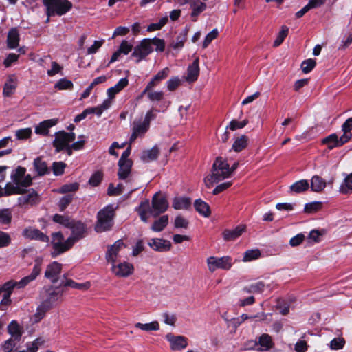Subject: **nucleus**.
I'll use <instances>...</instances> for the list:
<instances>
[{
  "instance_id": "26",
  "label": "nucleus",
  "mask_w": 352,
  "mask_h": 352,
  "mask_svg": "<svg viewBox=\"0 0 352 352\" xmlns=\"http://www.w3.org/2000/svg\"><path fill=\"white\" fill-rule=\"evenodd\" d=\"M190 205V199L186 197H175L172 202V206L175 210H188Z\"/></svg>"
},
{
  "instance_id": "12",
  "label": "nucleus",
  "mask_w": 352,
  "mask_h": 352,
  "mask_svg": "<svg viewBox=\"0 0 352 352\" xmlns=\"http://www.w3.org/2000/svg\"><path fill=\"white\" fill-rule=\"evenodd\" d=\"M26 169L21 166L17 168L12 173L11 179L16 185H20L23 188H26L32 184L30 175H25Z\"/></svg>"
},
{
  "instance_id": "56",
  "label": "nucleus",
  "mask_w": 352,
  "mask_h": 352,
  "mask_svg": "<svg viewBox=\"0 0 352 352\" xmlns=\"http://www.w3.org/2000/svg\"><path fill=\"white\" fill-rule=\"evenodd\" d=\"M219 34V31L217 28L213 29L205 37L203 43V48H206L209 44L215 39Z\"/></svg>"
},
{
  "instance_id": "43",
  "label": "nucleus",
  "mask_w": 352,
  "mask_h": 352,
  "mask_svg": "<svg viewBox=\"0 0 352 352\" xmlns=\"http://www.w3.org/2000/svg\"><path fill=\"white\" fill-rule=\"evenodd\" d=\"M51 308L41 302V305L37 307L36 312L34 315L35 322H39L45 316V313Z\"/></svg>"
},
{
  "instance_id": "2",
  "label": "nucleus",
  "mask_w": 352,
  "mask_h": 352,
  "mask_svg": "<svg viewBox=\"0 0 352 352\" xmlns=\"http://www.w3.org/2000/svg\"><path fill=\"white\" fill-rule=\"evenodd\" d=\"M231 176L230 166L227 160L222 157H218L212 165V174L204 179V182L208 188L213 182H218Z\"/></svg>"
},
{
  "instance_id": "15",
  "label": "nucleus",
  "mask_w": 352,
  "mask_h": 352,
  "mask_svg": "<svg viewBox=\"0 0 352 352\" xmlns=\"http://www.w3.org/2000/svg\"><path fill=\"white\" fill-rule=\"evenodd\" d=\"M22 236L29 240H37L45 243L50 241V238L46 234L32 227L25 228L22 232Z\"/></svg>"
},
{
  "instance_id": "29",
  "label": "nucleus",
  "mask_w": 352,
  "mask_h": 352,
  "mask_svg": "<svg viewBox=\"0 0 352 352\" xmlns=\"http://www.w3.org/2000/svg\"><path fill=\"white\" fill-rule=\"evenodd\" d=\"M168 340L170 342L173 350H181L186 348L188 345L186 338L182 336H171L170 338H168Z\"/></svg>"
},
{
  "instance_id": "40",
  "label": "nucleus",
  "mask_w": 352,
  "mask_h": 352,
  "mask_svg": "<svg viewBox=\"0 0 352 352\" xmlns=\"http://www.w3.org/2000/svg\"><path fill=\"white\" fill-rule=\"evenodd\" d=\"M3 192H6V194L8 193V196H10L16 194H23L24 190L20 185H16L14 183L12 184L9 182L6 184L5 188H3Z\"/></svg>"
},
{
  "instance_id": "62",
  "label": "nucleus",
  "mask_w": 352,
  "mask_h": 352,
  "mask_svg": "<svg viewBox=\"0 0 352 352\" xmlns=\"http://www.w3.org/2000/svg\"><path fill=\"white\" fill-rule=\"evenodd\" d=\"M44 341L41 338L36 339L34 342L27 344V352H36L38 346L43 344Z\"/></svg>"
},
{
  "instance_id": "9",
  "label": "nucleus",
  "mask_w": 352,
  "mask_h": 352,
  "mask_svg": "<svg viewBox=\"0 0 352 352\" xmlns=\"http://www.w3.org/2000/svg\"><path fill=\"white\" fill-rule=\"evenodd\" d=\"M232 258L229 256L222 257L210 256L207 258L208 270L211 272H214L217 269L228 270L232 267Z\"/></svg>"
},
{
  "instance_id": "57",
  "label": "nucleus",
  "mask_w": 352,
  "mask_h": 352,
  "mask_svg": "<svg viewBox=\"0 0 352 352\" xmlns=\"http://www.w3.org/2000/svg\"><path fill=\"white\" fill-rule=\"evenodd\" d=\"M11 241L12 239L10 235L6 232L0 230V248L9 246Z\"/></svg>"
},
{
  "instance_id": "4",
  "label": "nucleus",
  "mask_w": 352,
  "mask_h": 352,
  "mask_svg": "<svg viewBox=\"0 0 352 352\" xmlns=\"http://www.w3.org/2000/svg\"><path fill=\"white\" fill-rule=\"evenodd\" d=\"M46 8L47 21L52 16H62L69 12L72 8V3L68 0H43Z\"/></svg>"
},
{
  "instance_id": "11",
  "label": "nucleus",
  "mask_w": 352,
  "mask_h": 352,
  "mask_svg": "<svg viewBox=\"0 0 352 352\" xmlns=\"http://www.w3.org/2000/svg\"><path fill=\"white\" fill-rule=\"evenodd\" d=\"M153 52V47L150 45V38H144L135 47H133V58L135 61L139 63L144 59Z\"/></svg>"
},
{
  "instance_id": "48",
  "label": "nucleus",
  "mask_w": 352,
  "mask_h": 352,
  "mask_svg": "<svg viewBox=\"0 0 352 352\" xmlns=\"http://www.w3.org/2000/svg\"><path fill=\"white\" fill-rule=\"evenodd\" d=\"M73 82L67 78L60 79L54 85V87L58 90H70L73 88Z\"/></svg>"
},
{
  "instance_id": "39",
  "label": "nucleus",
  "mask_w": 352,
  "mask_h": 352,
  "mask_svg": "<svg viewBox=\"0 0 352 352\" xmlns=\"http://www.w3.org/2000/svg\"><path fill=\"white\" fill-rule=\"evenodd\" d=\"M248 140V137L244 135L236 138L232 144V149L235 152L241 151L247 146Z\"/></svg>"
},
{
  "instance_id": "35",
  "label": "nucleus",
  "mask_w": 352,
  "mask_h": 352,
  "mask_svg": "<svg viewBox=\"0 0 352 352\" xmlns=\"http://www.w3.org/2000/svg\"><path fill=\"white\" fill-rule=\"evenodd\" d=\"M38 197L37 193L32 190L29 192L28 194L23 195L18 198V203L21 206L25 204L33 205L36 203Z\"/></svg>"
},
{
  "instance_id": "38",
  "label": "nucleus",
  "mask_w": 352,
  "mask_h": 352,
  "mask_svg": "<svg viewBox=\"0 0 352 352\" xmlns=\"http://www.w3.org/2000/svg\"><path fill=\"white\" fill-rule=\"evenodd\" d=\"M34 167L39 175L49 173L47 164L41 157H37L34 161Z\"/></svg>"
},
{
  "instance_id": "25",
  "label": "nucleus",
  "mask_w": 352,
  "mask_h": 352,
  "mask_svg": "<svg viewBox=\"0 0 352 352\" xmlns=\"http://www.w3.org/2000/svg\"><path fill=\"white\" fill-rule=\"evenodd\" d=\"M259 344L260 348L258 349V351H267L273 346V342L272 337L267 333H263L258 338V340H256L254 343V346Z\"/></svg>"
},
{
  "instance_id": "32",
  "label": "nucleus",
  "mask_w": 352,
  "mask_h": 352,
  "mask_svg": "<svg viewBox=\"0 0 352 352\" xmlns=\"http://www.w3.org/2000/svg\"><path fill=\"white\" fill-rule=\"evenodd\" d=\"M16 88V78L14 76H9L7 82L3 87V94L6 97L10 96L14 94Z\"/></svg>"
},
{
  "instance_id": "20",
  "label": "nucleus",
  "mask_w": 352,
  "mask_h": 352,
  "mask_svg": "<svg viewBox=\"0 0 352 352\" xmlns=\"http://www.w3.org/2000/svg\"><path fill=\"white\" fill-rule=\"evenodd\" d=\"M58 122V118L44 120L35 127V133L38 135H47L49 133V129L55 126Z\"/></svg>"
},
{
  "instance_id": "36",
  "label": "nucleus",
  "mask_w": 352,
  "mask_h": 352,
  "mask_svg": "<svg viewBox=\"0 0 352 352\" xmlns=\"http://www.w3.org/2000/svg\"><path fill=\"white\" fill-rule=\"evenodd\" d=\"M168 220L169 218L168 215H163L153 222L151 229L153 232H162L167 226Z\"/></svg>"
},
{
  "instance_id": "37",
  "label": "nucleus",
  "mask_w": 352,
  "mask_h": 352,
  "mask_svg": "<svg viewBox=\"0 0 352 352\" xmlns=\"http://www.w3.org/2000/svg\"><path fill=\"white\" fill-rule=\"evenodd\" d=\"M309 188V183L307 179H301L296 182L290 186V190L294 193H302Z\"/></svg>"
},
{
  "instance_id": "45",
  "label": "nucleus",
  "mask_w": 352,
  "mask_h": 352,
  "mask_svg": "<svg viewBox=\"0 0 352 352\" xmlns=\"http://www.w3.org/2000/svg\"><path fill=\"white\" fill-rule=\"evenodd\" d=\"M289 28L285 25L282 26L281 30L278 32L276 39L274 41L273 46L276 47L280 45L287 36Z\"/></svg>"
},
{
  "instance_id": "19",
  "label": "nucleus",
  "mask_w": 352,
  "mask_h": 352,
  "mask_svg": "<svg viewBox=\"0 0 352 352\" xmlns=\"http://www.w3.org/2000/svg\"><path fill=\"white\" fill-rule=\"evenodd\" d=\"M41 270V263L39 262L36 263L32 273L30 275L23 277L21 280L17 282V288H23L30 283L34 280L40 274Z\"/></svg>"
},
{
  "instance_id": "49",
  "label": "nucleus",
  "mask_w": 352,
  "mask_h": 352,
  "mask_svg": "<svg viewBox=\"0 0 352 352\" xmlns=\"http://www.w3.org/2000/svg\"><path fill=\"white\" fill-rule=\"evenodd\" d=\"M148 100L153 103L162 100L164 98V92L162 91H148L146 92Z\"/></svg>"
},
{
  "instance_id": "55",
  "label": "nucleus",
  "mask_w": 352,
  "mask_h": 352,
  "mask_svg": "<svg viewBox=\"0 0 352 352\" xmlns=\"http://www.w3.org/2000/svg\"><path fill=\"white\" fill-rule=\"evenodd\" d=\"M315 66L316 61L312 58L307 59L301 63V69L305 74L309 73Z\"/></svg>"
},
{
  "instance_id": "61",
  "label": "nucleus",
  "mask_w": 352,
  "mask_h": 352,
  "mask_svg": "<svg viewBox=\"0 0 352 352\" xmlns=\"http://www.w3.org/2000/svg\"><path fill=\"white\" fill-rule=\"evenodd\" d=\"M19 340H15V338H10L7 340L4 344L2 345L3 350L4 352H10L16 345L17 342H19Z\"/></svg>"
},
{
  "instance_id": "41",
  "label": "nucleus",
  "mask_w": 352,
  "mask_h": 352,
  "mask_svg": "<svg viewBox=\"0 0 352 352\" xmlns=\"http://www.w3.org/2000/svg\"><path fill=\"white\" fill-rule=\"evenodd\" d=\"M135 327L144 331H158L160 329V324L157 321L145 324L138 322L135 324Z\"/></svg>"
},
{
  "instance_id": "18",
  "label": "nucleus",
  "mask_w": 352,
  "mask_h": 352,
  "mask_svg": "<svg viewBox=\"0 0 352 352\" xmlns=\"http://www.w3.org/2000/svg\"><path fill=\"white\" fill-rule=\"evenodd\" d=\"M148 245L155 251L166 252L170 250L171 243L166 239L154 238L151 239L148 243Z\"/></svg>"
},
{
  "instance_id": "63",
  "label": "nucleus",
  "mask_w": 352,
  "mask_h": 352,
  "mask_svg": "<svg viewBox=\"0 0 352 352\" xmlns=\"http://www.w3.org/2000/svg\"><path fill=\"white\" fill-rule=\"evenodd\" d=\"M15 135L18 140H26L31 136L32 129L30 128L21 129L17 130Z\"/></svg>"
},
{
  "instance_id": "44",
  "label": "nucleus",
  "mask_w": 352,
  "mask_h": 352,
  "mask_svg": "<svg viewBox=\"0 0 352 352\" xmlns=\"http://www.w3.org/2000/svg\"><path fill=\"white\" fill-rule=\"evenodd\" d=\"M261 252L258 249L248 250L243 254V261L249 262L258 258Z\"/></svg>"
},
{
  "instance_id": "6",
  "label": "nucleus",
  "mask_w": 352,
  "mask_h": 352,
  "mask_svg": "<svg viewBox=\"0 0 352 352\" xmlns=\"http://www.w3.org/2000/svg\"><path fill=\"white\" fill-rule=\"evenodd\" d=\"M52 245L53 251L51 252V256L53 258H56L72 247L71 242H69V239L64 241L63 235L60 232L52 233Z\"/></svg>"
},
{
  "instance_id": "64",
  "label": "nucleus",
  "mask_w": 352,
  "mask_h": 352,
  "mask_svg": "<svg viewBox=\"0 0 352 352\" xmlns=\"http://www.w3.org/2000/svg\"><path fill=\"white\" fill-rule=\"evenodd\" d=\"M305 236L303 233H299L296 236L291 238L289 240V245L292 247H297L300 245L305 239Z\"/></svg>"
},
{
  "instance_id": "22",
  "label": "nucleus",
  "mask_w": 352,
  "mask_h": 352,
  "mask_svg": "<svg viewBox=\"0 0 352 352\" xmlns=\"http://www.w3.org/2000/svg\"><path fill=\"white\" fill-rule=\"evenodd\" d=\"M199 58H196L188 66L186 78L188 82H195L197 80L199 74Z\"/></svg>"
},
{
  "instance_id": "33",
  "label": "nucleus",
  "mask_w": 352,
  "mask_h": 352,
  "mask_svg": "<svg viewBox=\"0 0 352 352\" xmlns=\"http://www.w3.org/2000/svg\"><path fill=\"white\" fill-rule=\"evenodd\" d=\"M112 101L110 99H106L103 102L95 107L87 108L89 114L95 113L98 117H100L102 113L110 108Z\"/></svg>"
},
{
  "instance_id": "59",
  "label": "nucleus",
  "mask_w": 352,
  "mask_h": 352,
  "mask_svg": "<svg viewBox=\"0 0 352 352\" xmlns=\"http://www.w3.org/2000/svg\"><path fill=\"white\" fill-rule=\"evenodd\" d=\"M345 344L344 339L342 338H335L329 344V346L333 350L341 349L344 347Z\"/></svg>"
},
{
  "instance_id": "58",
  "label": "nucleus",
  "mask_w": 352,
  "mask_h": 352,
  "mask_svg": "<svg viewBox=\"0 0 352 352\" xmlns=\"http://www.w3.org/2000/svg\"><path fill=\"white\" fill-rule=\"evenodd\" d=\"M248 123V120H244L243 121H237L236 120H232L229 125L226 127V129H230L232 131H235L236 129H242L247 125Z\"/></svg>"
},
{
  "instance_id": "42",
  "label": "nucleus",
  "mask_w": 352,
  "mask_h": 352,
  "mask_svg": "<svg viewBox=\"0 0 352 352\" xmlns=\"http://www.w3.org/2000/svg\"><path fill=\"white\" fill-rule=\"evenodd\" d=\"M340 192L346 195L352 192V173L348 175L340 186Z\"/></svg>"
},
{
  "instance_id": "52",
  "label": "nucleus",
  "mask_w": 352,
  "mask_h": 352,
  "mask_svg": "<svg viewBox=\"0 0 352 352\" xmlns=\"http://www.w3.org/2000/svg\"><path fill=\"white\" fill-rule=\"evenodd\" d=\"M189 226V221L182 215H177L174 220V227L175 228L187 229Z\"/></svg>"
},
{
  "instance_id": "7",
  "label": "nucleus",
  "mask_w": 352,
  "mask_h": 352,
  "mask_svg": "<svg viewBox=\"0 0 352 352\" xmlns=\"http://www.w3.org/2000/svg\"><path fill=\"white\" fill-rule=\"evenodd\" d=\"M132 142V136L129 138V146L123 152L118 161V177L121 179H126L131 173L132 168V161L129 159L131 155V144Z\"/></svg>"
},
{
  "instance_id": "46",
  "label": "nucleus",
  "mask_w": 352,
  "mask_h": 352,
  "mask_svg": "<svg viewBox=\"0 0 352 352\" xmlns=\"http://www.w3.org/2000/svg\"><path fill=\"white\" fill-rule=\"evenodd\" d=\"M192 13L191 16L192 17H197L199 14H200L202 12H204L206 8V4L203 2L197 1L194 2L191 4Z\"/></svg>"
},
{
  "instance_id": "28",
  "label": "nucleus",
  "mask_w": 352,
  "mask_h": 352,
  "mask_svg": "<svg viewBox=\"0 0 352 352\" xmlns=\"http://www.w3.org/2000/svg\"><path fill=\"white\" fill-rule=\"evenodd\" d=\"M327 186L326 181L318 175H314L311 179L310 188L315 192H322Z\"/></svg>"
},
{
  "instance_id": "60",
  "label": "nucleus",
  "mask_w": 352,
  "mask_h": 352,
  "mask_svg": "<svg viewBox=\"0 0 352 352\" xmlns=\"http://www.w3.org/2000/svg\"><path fill=\"white\" fill-rule=\"evenodd\" d=\"M54 222L60 223L65 227L69 228L73 221H71L67 217H65L60 214H56L53 217Z\"/></svg>"
},
{
  "instance_id": "13",
  "label": "nucleus",
  "mask_w": 352,
  "mask_h": 352,
  "mask_svg": "<svg viewBox=\"0 0 352 352\" xmlns=\"http://www.w3.org/2000/svg\"><path fill=\"white\" fill-rule=\"evenodd\" d=\"M69 228L71 229L72 234L68 239L69 242H71L72 245L85 236L86 228L83 223L73 221L69 226Z\"/></svg>"
},
{
  "instance_id": "27",
  "label": "nucleus",
  "mask_w": 352,
  "mask_h": 352,
  "mask_svg": "<svg viewBox=\"0 0 352 352\" xmlns=\"http://www.w3.org/2000/svg\"><path fill=\"white\" fill-rule=\"evenodd\" d=\"M129 83V80L126 78H121L118 82L113 87L109 88L107 91V94L108 95L109 98L111 101V100L115 97V96L120 92L123 88H124Z\"/></svg>"
},
{
  "instance_id": "50",
  "label": "nucleus",
  "mask_w": 352,
  "mask_h": 352,
  "mask_svg": "<svg viewBox=\"0 0 352 352\" xmlns=\"http://www.w3.org/2000/svg\"><path fill=\"white\" fill-rule=\"evenodd\" d=\"M12 221V212L10 209L0 210V223L3 225L9 224Z\"/></svg>"
},
{
  "instance_id": "10",
  "label": "nucleus",
  "mask_w": 352,
  "mask_h": 352,
  "mask_svg": "<svg viewBox=\"0 0 352 352\" xmlns=\"http://www.w3.org/2000/svg\"><path fill=\"white\" fill-rule=\"evenodd\" d=\"M75 138L74 133H67L64 131H58L55 134L53 146L56 148L57 152L65 148L69 151V143L73 142Z\"/></svg>"
},
{
  "instance_id": "5",
  "label": "nucleus",
  "mask_w": 352,
  "mask_h": 352,
  "mask_svg": "<svg viewBox=\"0 0 352 352\" xmlns=\"http://www.w3.org/2000/svg\"><path fill=\"white\" fill-rule=\"evenodd\" d=\"M156 118L153 109L148 111L143 119L133 122V141L137 138H142L145 136L150 128L152 120Z\"/></svg>"
},
{
  "instance_id": "23",
  "label": "nucleus",
  "mask_w": 352,
  "mask_h": 352,
  "mask_svg": "<svg viewBox=\"0 0 352 352\" xmlns=\"http://www.w3.org/2000/svg\"><path fill=\"white\" fill-rule=\"evenodd\" d=\"M159 155L160 149L158 146L155 145L151 149L144 151L140 155V159L144 163H149L157 160Z\"/></svg>"
},
{
  "instance_id": "53",
  "label": "nucleus",
  "mask_w": 352,
  "mask_h": 352,
  "mask_svg": "<svg viewBox=\"0 0 352 352\" xmlns=\"http://www.w3.org/2000/svg\"><path fill=\"white\" fill-rule=\"evenodd\" d=\"M123 189L124 187L122 184H118L116 187L113 184H110L107 189V195L109 196H118L122 193Z\"/></svg>"
},
{
  "instance_id": "21",
  "label": "nucleus",
  "mask_w": 352,
  "mask_h": 352,
  "mask_svg": "<svg viewBox=\"0 0 352 352\" xmlns=\"http://www.w3.org/2000/svg\"><path fill=\"white\" fill-rule=\"evenodd\" d=\"M245 226L240 225L236 226L232 230H225L222 234L223 238L226 241H234L239 238L245 232Z\"/></svg>"
},
{
  "instance_id": "51",
  "label": "nucleus",
  "mask_w": 352,
  "mask_h": 352,
  "mask_svg": "<svg viewBox=\"0 0 352 352\" xmlns=\"http://www.w3.org/2000/svg\"><path fill=\"white\" fill-rule=\"evenodd\" d=\"M324 234V230H312L307 236V239L309 242L319 243L321 239V236Z\"/></svg>"
},
{
  "instance_id": "8",
  "label": "nucleus",
  "mask_w": 352,
  "mask_h": 352,
  "mask_svg": "<svg viewBox=\"0 0 352 352\" xmlns=\"http://www.w3.org/2000/svg\"><path fill=\"white\" fill-rule=\"evenodd\" d=\"M63 292L64 290L60 287L50 286L44 287L41 292L42 302L52 308L61 298Z\"/></svg>"
},
{
  "instance_id": "31",
  "label": "nucleus",
  "mask_w": 352,
  "mask_h": 352,
  "mask_svg": "<svg viewBox=\"0 0 352 352\" xmlns=\"http://www.w3.org/2000/svg\"><path fill=\"white\" fill-rule=\"evenodd\" d=\"M19 34L16 28H12L8 34L7 44L10 49L16 48L19 45Z\"/></svg>"
},
{
  "instance_id": "47",
  "label": "nucleus",
  "mask_w": 352,
  "mask_h": 352,
  "mask_svg": "<svg viewBox=\"0 0 352 352\" xmlns=\"http://www.w3.org/2000/svg\"><path fill=\"white\" fill-rule=\"evenodd\" d=\"M352 130V118H348L342 125V131H343L342 135H346L347 137L346 142H348L351 137L352 133L351 131Z\"/></svg>"
},
{
  "instance_id": "34",
  "label": "nucleus",
  "mask_w": 352,
  "mask_h": 352,
  "mask_svg": "<svg viewBox=\"0 0 352 352\" xmlns=\"http://www.w3.org/2000/svg\"><path fill=\"white\" fill-rule=\"evenodd\" d=\"M8 331L10 334L11 338L15 340H21L22 336V329L16 320H12L8 326Z\"/></svg>"
},
{
  "instance_id": "30",
  "label": "nucleus",
  "mask_w": 352,
  "mask_h": 352,
  "mask_svg": "<svg viewBox=\"0 0 352 352\" xmlns=\"http://www.w3.org/2000/svg\"><path fill=\"white\" fill-rule=\"evenodd\" d=\"M194 207L196 211L204 217H208L210 215V209L209 205L201 199H196L194 203Z\"/></svg>"
},
{
  "instance_id": "1",
  "label": "nucleus",
  "mask_w": 352,
  "mask_h": 352,
  "mask_svg": "<svg viewBox=\"0 0 352 352\" xmlns=\"http://www.w3.org/2000/svg\"><path fill=\"white\" fill-rule=\"evenodd\" d=\"M168 206L166 197L159 192H156L153 197L151 209L150 208L148 201H146L140 204L138 210L141 220L144 222H147L148 214L153 217H157L166 212Z\"/></svg>"
},
{
  "instance_id": "16",
  "label": "nucleus",
  "mask_w": 352,
  "mask_h": 352,
  "mask_svg": "<svg viewBox=\"0 0 352 352\" xmlns=\"http://www.w3.org/2000/svg\"><path fill=\"white\" fill-rule=\"evenodd\" d=\"M61 270L62 265L56 261H54L47 266L45 276L50 279L52 283H56Z\"/></svg>"
},
{
  "instance_id": "17",
  "label": "nucleus",
  "mask_w": 352,
  "mask_h": 352,
  "mask_svg": "<svg viewBox=\"0 0 352 352\" xmlns=\"http://www.w3.org/2000/svg\"><path fill=\"white\" fill-rule=\"evenodd\" d=\"M347 137L346 135H342L338 138L336 133H332L322 140V143L327 144L328 148L330 150L333 149L336 147H340L346 143Z\"/></svg>"
},
{
  "instance_id": "14",
  "label": "nucleus",
  "mask_w": 352,
  "mask_h": 352,
  "mask_svg": "<svg viewBox=\"0 0 352 352\" xmlns=\"http://www.w3.org/2000/svg\"><path fill=\"white\" fill-rule=\"evenodd\" d=\"M125 248V245L122 240H118L112 245L108 248L106 252V259L112 264L116 263L120 256V252Z\"/></svg>"
},
{
  "instance_id": "54",
  "label": "nucleus",
  "mask_w": 352,
  "mask_h": 352,
  "mask_svg": "<svg viewBox=\"0 0 352 352\" xmlns=\"http://www.w3.org/2000/svg\"><path fill=\"white\" fill-rule=\"evenodd\" d=\"M150 45L153 47V46H155V50L157 52H164L165 49V43L164 41L162 38H159L155 37L153 38H150Z\"/></svg>"
},
{
  "instance_id": "24",
  "label": "nucleus",
  "mask_w": 352,
  "mask_h": 352,
  "mask_svg": "<svg viewBox=\"0 0 352 352\" xmlns=\"http://www.w3.org/2000/svg\"><path fill=\"white\" fill-rule=\"evenodd\" d=\"M113 272L118 276H127L131 273V266L126 262L120 263L116 265V263L112 264Z\"/></svg>"
},
{
  "instance_id": "3",
  "label": "nucleus",
  "mask_w": 352,
  "mask_h": 352,
  "mask_svg": "<svg viewBox=\"0 0 352 352\" xmlns=\"http://www.w3.org/2000/svg\"><path fill=\"white\" fill-rule=\"evenodd\" d=\"M118 206L109 204L100 210L97 214V223L95 230L97 232H102L109 230L113 226V219L115 211Z\"/></svg>"
}]
</instances>
